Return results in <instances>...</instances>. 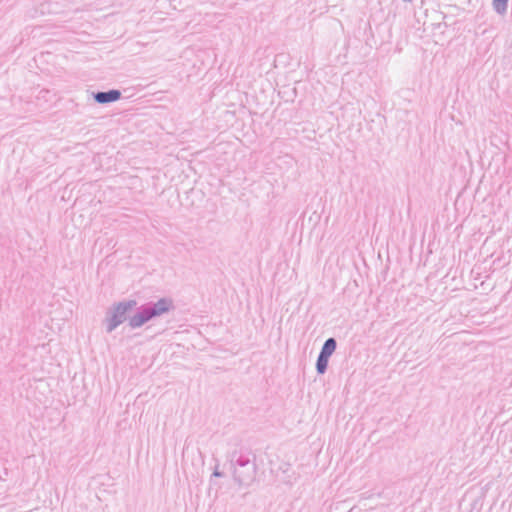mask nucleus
I'll return each mask as SVG.
<instances>
[{
	"label": "nucleus",
	"instance_id": "nucleus-2",
	"mask_svg": "<svg viewBox=\"0 0 512 512\" xmlns=\"http://www.w3.org/2000/svg\"><path fill=\"white\" fill-rule=\"evenodd\" d=\"M233 479L239 486H249L256 476V464L248 457L240 455L234 462L231 459Z\"/></svg>",
	"mask_w": 512,
	"mask_h": 512
},
{
	"label": "nucleus",
	"instance_id": "nucleus-5",
	"mask_svg": "<svg viewBox=\"0 0 512 512\" xmlns=\"http://www.w3.org/2000/svg\"><path fill=\"white\" fill-rule=\"evenodd\" d=\"M336 347L337 342L335 338L330 337L324 342L319 354L330 358V356L335 352Z\"/></svg>",
	"mask_w": 512,
	"mask_h": 512
},
{
	"label": "nucleus",
	"instance_id": "nucleus-6",
	"mask_svg": "<svg viewBox=\"0 0 512 512\" xmlns=\"http://www.w3.org/2000/svg\"><path fill=\"white\" fill-rule=\"evenodd\" d=\"M329 357L323 356L321 354L318 355L316 360V371L318 374L322 375L326 372L328 367Z\"/></svg>",
	"mask_w": 512,
	"mask_h": 512
},
{
	"label": "nucleus",
	"instance_id": "nucleus-7",
	"mask_svg": "<svg viewBox=\"0 0 512 512\" xmlns=\"http://www.w3.org/2000/svg\"><path fill=\"white\" fill-rule=\"evenodd\" d=\"M492 4H493L494 10L498 14L503 15L506 13L508 0H493Z\"/></svg>",
	"mask_w": 512,
	"mask_h": 512
},
{
	"label": "nucleus",
	"instance_id": "nucleus-1",
	"mask_svg": "<svg viewBox=\"0 0 512 512\" xmlns=\"http://www.w3.org/2000/svg\"><path fill=\"white\" fill-rule=\"evenodd\" d=\"M173 308V301L170 298H161L157 302L142 305L133 316L129 317L128 325L132 329L139 328L153 318L161 316Z\"/></svg>",
	"mask_w": 512,
	"mask_h": 512
},
{
	"label": "nucleus",
	"instance_id": "nucleus-3",
	"mask_svg": "<svg viewBox=\"0 0 512 512\" xmlns=\"http://www.w3.org/2000/svg\"><path fill=\"white\" fill-rule=\"evenodd\" d=\"M137 305L136 300H128L121 301L115 303L106 313V317L104 319V324L106 326V332L111 333L114 331L119 325L124 323L129 319L127 316L128 312H130Z\"/></svg>",
	"mask_w": 512,
	"mask_h": 512
},
{
	"label": "nucleus",
	"instance_id": "nucleus-8",
	"mask_svg": "<svg viewBox=\"0 0 512 512\" xmlns=\"http://www.w3.org/2000/svg\"><path fill=\"white\" fill-rule=\"evenodd\" d=\"M212 476L213 477H223L224 476L223 472H221L219 470V462H218V460H216V465H215V469H214V471L212 473Z\"/></svg>",
	"mask_w": 512,
	"mask_h": 512
},
{
	"label": "nucleus",
	"instance_id": "nucleus-4",
	"mask_svg": "<svg viewBox=\"0 0 512 512\" xmlns=\"http://www.w3.org/2000/svg\"><path fill=\"white\" fill-rule=\"evenodd\" d=\"M93 98L99 104H108L119 100L121 98V92L117 89L98 91L93 93Z\"/></svg>",
	"mask_w": 512,
	"mask_h": 512
}]
</instances>
